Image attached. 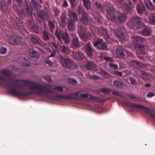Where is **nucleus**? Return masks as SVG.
<instances>
[{"label":"nucleus","mask_w":155,"mask_h":155,"mask_svg":"<svg viewBox=\"0 0 155 155\" xmlns=\"http://www.w3.org/2000/svg\"><path fill=\"white\" fill-rule=\"evenodd\" d=\"M2 74L5 77L3 78L0 77V85L6 87L8 91L14 94L21 96H25L26 94L23 93L22 89L27 87L31 90H36V93L39 95L47 96V93H53V90L63 91L62 87L58 86L48 85L47 87L35 83L28 81H16L11 77V73L7 69L2 70Z\"/></svg>","instance_id":"1"},{"label":"nucleus","mask_w":155,"mask_h":155,"mask_svg":"<svg viewBox=\"0 0 155 155\" xmlns=\"http://www.w3.org/2000/svg\"><path fill=\"white\" fill-rule=\"evenodd\" d=\"M106 9L110 20L113 22L120 24L124 22L126 20V15L124 13L118 12L116 15H114L115 10L111 6H107Z\"/></svg>","instance_id":"2"},{"label":"nucleus","mask_w":155,"mask_h":155,"mask_svg":"<svg viewBox=\"0 0 155 155\" xmlns=\"http://www.w3.org/2000/svg\"><path fill=\"white\" fill-rule=\"evenodd\" d=\"M127 25L131 28L135 27L137 29H139L144 25L141 22L140 18L137 16L132 18L127 22Z\"/></svg>","instance_id":"3"},{"label":"nucleus","mask_w":155,"mask_h":155,"mask_svg":"<svg viewBox=\"0 0 155 155\" xmlns=\"http://www.w3.org/2000/svg\"><path fill=\"white\" fill-rule=\"evenodd\" d=\"M55 34L56 37L61 42L62 40L63 39L66 43H68L69 41V37L68 35L65 33H62L61 31H58L56 30L55 31Z\"/></svg>","instance_id":"4"},{"label":"nucleus","mask_w":155,"mask_h":155,"mask_svg":"<svg viewBox=\"0 0 155 155\" xmlns=\"http://www.w3.org/2000/svg\"><path fill=\"white\" fill-rule=\"evenodd\" d=\"M61 64L63 67L69 69L74 64V63L71 60L63 58L61 60Z\"/></svg>","instance_id":"5"},{"label":"nucleus","mask_w":155,"mask_h":155,"mask_svg":"<svg viewBox=\"0 0 155 155\" xmlns=\"http://www.w3.org/2000/svg\"><path fill=\"white\" fill-rule=\"evenodd\" d=\"M112 31H113L115 36L120 40H124L125 39V34L122 32V29L120 28H119L115 30L114 29Z\"/></svg>","instance_id":"6"},{"label":"nucleus","mask_w":155,"mask_h":155,"mask_svg":"<svg viewBox=\"0 0 155 155\" xmlns=\"http://www.w3.org/2000/svg\"><path fill=\"white\" fill-rule=\"evenodd\" d=\"M94 46H97L98 48L100 49H104L107 48V44L103 42L102 39H99L94 43Z\"/></svg>","instance_id":"7"},{"label":"nucleus","mask_w":155,"mask_h":155,"mask_svg":"<svg viewBox=\"0 0 155 155\" xmlns=\"http://www.w3.org/2000/svg\"><path fill=\"white\" fill-rule=\"evenodd\" d=\"M21 38L17 35H13L10 37L8 39L9 43L12 45H15L20 41Z\"/></svg>","instance_id":"8"},{"label":"nucleus","mask_w":155,"mask_h":155,"mask_svg":"<svg viewBox=\"0 0 155 155\" xmlns=\"http://www.w3.org/2000/svg\"><path fill=\"white\" fill-rule=\"evenodd\" d=\"M134 47L136 50L139 51L140 54H144L145 49L143 45L135 43Z\"/></svg>","instance_id":"9"},{"label":"nucleus","mask_w":155,"mask_h":155,"mask_svg":"<svg viewBox=\"0 0 155 155\" xmlns=\"http://www.w3.org/2000/svg\"><path fill=\"white\" fill-rule=\"evenodd\" d=\"M73 56L74 58L77 60L83 59L84 57L83 54L79 51H78V52H73Z\"/></svg>","instance_id":"10"},{"label":"nucleus","mask_w":155,"mask_h":155,"mask_svg":"<svg viewBox=\"0 0 155 155\" xmlns=\"http://www.w3.org/2000/svg\"><path fill=\"white\" fill-rule=\"evenodd\" d=\"M131 40L134 43L142 42L144 40L141 37L135 35H132L131 37Z\"/></svg>","instance_id":"11"},{"label":"nucleus","mask_w":155,"mask_h":155,"mask_svg":"<svg viewBox=\"0 0 155 155\" xmlns=\"http://www.w3.org/2000/svg\"><path fill=\"white\" fill-rule=\"evenodd\" d=\"M126 104L128 107L133 109H136L137 108H142L144 107L143 106L131 104L129 102H127Z\"/></svg>","instance_id":"12"},{"label":"nucleus","mask_w":155,"mask_h":155,"mask_svg":"<svg viewBox=\"0 0 155 155\" xmlns=\"http://www.w3.org/2000/svg\"><path fill=\"white\" fill-rule=\"evenodd\" d=\"M71 45L72 47H78L80 46L77 37L74 36L73 38Z\"/></svg>","instance_id":"13"},{"label":"nucleus","mask_w":155,"mask_h":155,"mask_svg":"<svg viewBox=\"0 0 155 155\" xmlns=\"http://www.w3.org/2000/svg\"><path fill=\"white\" fill-rule=\"evenodd\" d=\"M141 34L143 36H150L151 34V31L147 26H144L143 29Z\"/></svg>","instance_id":"14"},{"label":"nucleus","mask_w":155,"mask_h":155,"mask_svg":"<svg viewBox=\"0 0 155 155\" xmlns=\"http://www.w3.org/2000/svg\"><path fill=\"white\" fill-rule=\"evenodd\" d=\"M114 85L119 88H121L124 85L123 81L120 80H116L114 82Z\"/></svg>","instance_id":"15"},{"label":"nucleus","mask_w":155,"mask_h":155,"mask_svg":"<svg viewBox=\"0 0 155 155\" xmlns=\"http://www.w3.org/2000/svg\"><path fill=\"white\" fill-rule=\"evenodd\" d=\"M116 54L117 57L119 58H123L125 55L123 50L120 48H117L116 50Z\"/></svg>","instance_id":"16"},{"label":"nucleus","mask_w":155,"mask_h":155,"mask_svg":"<svg viewBox=\"0 0 155 155\" xmlns=\"http://www.w3.org/2000/svg\"><path fill=\"white\" fill-rule=\"evenodd\" d=\"M137 9L138 12L140 14H143L145 10L144 6L142 4L137 5Z\"/></svg>","instance_id":"17"},{"label":"nucleus","mask_w":155,"mask_h":155,"mask_svg":"<svg viewBox=\"0 0 155 155\" xmlns=\"http://www.w3.org/2000/svg\"><path fill=\"white\" fill-rule=\"evenodd\" d=\"M101 34L106 39H107L109 38V35L108 33L107 30L104 28H101L100 29Z\"/></svg>","instance_id":"18"},{"label":"nucleus","mask_w":155,"mask_h":155,"mask_svg":"<svg viewBox=\"0 0 155 155\" xmlns=\"http://www.w3.org/2000/svg\"><path fill=\"white\" fill-rule=\"evenodd\" d=\"M69 15L70 17L72 19L73 21H77L78 20V16L74 12L69 11L68 12Z\"/></svg>","instance_id":"19"},{"label":"nucleus","mask_w":155,"mask_h":155,"mask_svg":"<svg viewBox=\"0 0 155 155\" xmlns=\"http://www.w3.org/2000/svg\"><path fill=\"white\" fill-rule=\"evenodd\" d=\"M79 35L81 38L84 41L87 40L88 36L87 35L85 34V33L82 31H80L78 32Z\"/></svg>","instance_id":"20"},{"label":"nucleus","mask_w":155,"mask_h":155,"mask_svg":"<svg viewBox=\"0 0 155 155\" xmlns=\"http://www.w3.org/2000/svg\"><path fill=\"white\" fill-rule=\"evenodd\" d=\"M81 21L85 25L87 24L88 16L87 13L82 15V17L81 19Z\"/></svg>","instance_id":"21"},{"label":"nucleus","mask_w":155,"mask_h":155,"mask_svg":"<svg viewBox=\"0 0 155 155\" xmlns=\"http://www.w3.org/2000/svg\"><path fill=\"white\" fill-rule=\"evenodd\" d=\"M68 30L70 31L74 30L75 28V26L73 21H69L68 25Z\"/></svg>","instance_id":"22"},{"label":"nucleus","mask_w":155,"mask_h":155,"mask_svg":"<svg viewBox=\"0 0 155 155\" xmlns=\"http://www.w3.org/2000/svg\"><path fill=\"white\" fill-rule=\"evenodd\" d=\"M90 43L85 48L86 52L89 56H91L92 54V50L91 47L89 45Z\"/></svg>","instance_id":"23"},{"label":"nucleus","mask_w":155,"mask_h":155,"mask_svg":"<svg viewBox=\"0 0 155 155\" xmlns=\"http://www.w3.org/2000/svg\"><path fill=\"white\" fill-rule=\"evenodd\" d=\"M29 55L31 57L37 58L39 56L38 52L35 50H31L29 52Z\"/></svg>","instance_id":"24"},{"label":"nucleus","mask_w":155,"mask_h":155,"mask_svg":"<svg viewBox=\"0 0 155 155\" xmlns=\"http://www.w3.org/2000/svg\"><path fill=\"white\" fill-rule=\"evenodd\" d=\"M81 97L83 98L88 97V99H94L96 98L95 97L92 96L91 95L88 93L81 94H80Z\"/></svg>","instance_id":"25"},{"label":"nucleus","mask_w":155,"mask_h":155,"mask_svg":"<svg viewBox=\"0 0 155 155\" xmlns=\"http://www.w3.org/2000/svg\"><path fill=\"white\" fill-rule=\"evenodd\" d=\"M145 4L146 6L149 9L152 10L153 9V7L152 2L150 0L145 1Z\"/></svg>","instance_id":"26"},{"label":"nucleus","mask_w":155,"mask_h":155,"mask_svg":"<svg viewBox=\"0 0 155 155\" xmlns=\"http://www.w3.org/2000/svg\"><path fill=\"white\" fill-rule=\"evenodd\" d=\"M131 63L134 67L136 68H139L140 65V62L136 60H134L132 61Z\"/></svg>","instance_id":"27"},{"label":"nucleus","mask_w":155,"mask_h":155,"mask_svg":"<svg viewBox=\"0 0 155 155\" xmlns=\"http://www.w3.org/2000/svg\"><path fill=\"white\" fill-rule=\"evenodd\" d=\"M60 47L62 52L67 54L69 52L70 50L68 48L64 46H61Z\"/></svg>","instance_id":"28"},{"label":"nucleus","mask_w":155,"mask_h":155,"mask_svg":"<svg viewBox=\"0 0 155 155\" xmlns=\"http://www.w3.org/2000/svg\"><path fill=\"white\" fill-rule=\"evenodd\" d=\"M78 13L79 15H83L87 13V12L84 11V9L81 7H78Z\"/></svg>","instance_id":"29"},{"label":"nucleus","mask_w":155,"mask_h":155,"mask_svg":"<svg viewBox=\"0 0 155 155\" xmlns=\"http://www.w3.org/2000/svg\"><path fill=\"white\" fill-rule=\"evenodd\" d=\"M83 1L84 5L86 8L89 9L91 7L90 0H83Z\"/></svg>","instance_id":"30"},{"label":"nucleus","mask_w":155,"mask_h":155,"mask_svg":"<svg viewBox=\"0 0 155 155\" xmlns=\"http://www.w3.org/2000/svg\"><path fill=\"white\" fill-rule=\"evenodd\" d=\"M140 75L141 77L143 79L147 80L149 78L148 75L144 72H141Z\"/></svg>","instance_id":"31"},{"label":"nucleus","mask_w":155,"mask_h":155,"mask_svg":"<svg viewBox=\"0 0 155 155\" xmlns=\"http://www.w3.org/2000/svg\"><path fill=\"white\" fill-rule=\"evenodd\" d=\"M85 66L86 68L89 69H93L94 67L93 63L90 61H88Z\"/></svg>","instance_id":"32"},{"label":"nucleus","mask_w":155,"mask_h":155,"mask_svg":"<svg viewBox=\"0 0 155 155\" xmlns=\"http://www.w3.org/2000/svg\"><path fill=\"white\" fill-rule=\"evenodd\" d=\"M149 21L150 23L152 24H155V17L153 15H150L149 18Z\"/></svg>","instance_id":"33"},{"label":"nucleus","mask_w":155,"mask_h":155,"mask_svg":"<svg viewBox=\"0 0 155 155\" xmlns=\"http://www.w3.org/2000/svg\"><path fill=\"white\" fill-rule=\"evenodd\" d=\"M67 81L68 83L72 84L74 85L77 84V81L75 80L70 78H68Z\"/></svg>","instance_id":"34"},{"label":"nucleus","mask_w":155,"mask_h":155,"mask_svg":"<svg viewBox=\"0 0 155 155\" xmlns=\"http://www.w3.org/2000/svg\"><path fill=\"white\" fill-rule=\"evenodd\" d=\"M61 23L63 25L65 24V21L66 19V14L64 13H63L61 16Z\"/></svg>","instance_id":"35"},{"label":"nucleus","mask_w":155,"mask_h":155,"mask_svg":"<svg viewBox=\"0 0 155 155\" xmlns=\"http://www.w3.org/2000/svg\"><path fill=\"white\" fill-rule=\"evenodd\" d=\"M30 41L34 44H37L38 42V38L36 37L33 36L31 37Z\"/></svg>","instance_id":"36"},{"label":"nucleus","mask_w":155,"mask_h":155,"mask_svg":"<svg viewBox=\"0 0 155 155\" xmlns=\"http://www.w3.org/2000/svg\"><path fill=\"white\" fill-rule=\"evenodd\" d=\"M22 62L24 65L27 66H28L31 65L30 63L25 58H23Z\"/></svg>","instance_id":"37"},{"label":"nucleus","mask_w":155,"mask_h":155,"mask_svg":"<svg viewBox=\"0 0 155 155\" xmlns=\"http://www.w3.org/2000/svg\"><path fill=\"white\" fill-rule=\"evenodd\" d=\"M48 24L51 31L52 32H53V30L54 28V23L51 21H49Z\"/></svg>","instance_id":"38"},{"label":"nucleus","mask_w":155,"mask_h":155,"mask_svg":"<svg viewBox=\"0 0 155 155\" xmlns=\"http://www.w3.org/2000/svg\"><path fill=\"white\" fill-rule=\"evenodd\" d=\"M43 38L45 40H49V36L47 32L45 31H44L43 32Z\"/></svg>","instance_id":"39"},{"label":"nucleus","mask_w":155,"mask_h":155,"mask_svg":"<svg viewBox=\"0 0 155 155\" xmlns=\"http://www.w3.org/2000/svg\"><path fill=\"white\" fill-rule=\"evenodd\" d=\"M45 14V12L44 11L42 10L40 12L38 13V16L40 17L41 19H43Z\"/></svg>","instance_id":"40"},{"label":"nucleus","mask_w":155,"mask_h":155,"mask_svg":"<svg viewBox=\"0 0 155 155\" xmlns=\"http://www.w3.org/2000/svg\"><path fill=\"white\" fill-rule=\"evenodd\" d=\"M31 6L34 8H37L38 5L36 0H32L31 2Z\"/></svg>","instance_id":"41"},{"label":"nucleus","mask_w":155,"mask_h":155,"mask_svg":"<svg viewBox=\"0 0 155 155\" xmlns=\"http://www.w3.org/2000/svg\"><path fill=\"white\" fill-rule=\"evenodd\" d=\"M94 18L98 23L100 24L102 23V18L101 16L98 15L97 17H94Z\"/></svg>","instance_id":"42"},{"label":"nucleus","mask_w":155,"mask_h":155,"mask_svg":"<svg viewBox=\"0 0 155 155\" xmlns=\"http://www.w3.org/2000/svg\"><path fill=\"white\" fill-rule=\"evenodd\" d=\"M6 49L5 48L3 47H0V54H5L6 52Z\"/></svg>","instance_id":"43"},{"label":"nucleus","mask_w":155,"mask_h":155,"mask_svg":"<svg viewBox=\"0 0 155 155\" xmlns=\"http://www.w3.org/2000/svg\"><path fill=\"white\" fill-rule=\"evenodd\" d=\"M101 91L104 94H108L110 92V90L106 88H103L101 89Z\"/></svg>","instance_id":"44"},{"label":"nucleus","mask_w":155,"mask_h":155,"mask_svg":"<svg viewBox=\"0 0 155 155\" xmlns=\"http://www.w3.org/2000/svg\"><path fill=\"white\" fill-rule=\"evenodd\" d=\"M109 66L111 68L114 69H116L118 68V66L117 65L113 63H110L109 65Z\"/></svg>","instance_id":"45"},{"label":"nucleus","mask_w":155,"mask_h":155,"mask_svg":"<svg viewBox=\"0 0 155 155\" xmlns=\"http://www.w3.org/2000/svg\"><path fill=\"white\" fill-rule=\"evenodd\" d=\"M102 74L104 76V77L106 78H109L110 77V75L106 71H103L102 72Z\"/></svg>","instance_id":"46"},{"label":"nucleus","mask_w":155,"mask_h":155,"mask_svg":"<svg viewBox=\"0 0 155 155\" xmlns=\"http://www.w3.org/2000/svg\"><path fill=\"white\" fill-rule=\"evenodd\" d=\"M52 47L53 48L55 49L56 51H58V46L55 42H52Z\"/></svg>","instance_id":"47"},{"label":"nucleus","mask_w":155,"mask_h":155,"mask_svg":"<svg viewBox=\"0 0 155 155\" xmlns=\"http://www.w3.org/2000/svg\"><path fill=\"white\" fill-rule=\"evenodd\" d=\"M155 95V94L154 92H150L147 95V97L150 98L153 96Z\"/></svg>","instance_id":"48"},{"label":"nucleus","mask_w":155,"mask_h":155,"mask_svg":"<svg viewBox=\"0 0 155 155\" xmlns=\"http://www.w3.org/2000/svg\"><path fill=\"white\" fill-rule=\"evenodd\" d=\"M32 28L34 30L35 32L38 33V28L37 25L34 24L32 26Z\"/></svg>","instance_id":"49"},{"label":"nucleus","mask_w":155,"mask_h":155,"mask_svg":"<svg viewBox=\"0 0 155 155\" xmlns=\"http://www.w3.org/2000/svg\"><path fill=\"white\" fill-rule=\"evenodd\" d=\"M95 5L98 9L101 11L102 10V8L101 7V5L100 3L97 2L95 4Z\"/></svg>","instance_id":"50"},{"label":"nucleus","mask_w":155,"mask_h":155,"mask_svg":"<svg viewBox=\"0 0 155 155\" xmlns=\"http://www.w3.org/2000/svg\"><path fill=\"white\" fill-rule=\"evenodd\" d=\"M113 74L115 75H118L119 76H121L122 75V73L121 72H118L117 71H114L113 73Z\"/></svg>","instance_id":"51"},{"label":"nucleus","mask_w":155,"mask_h":155,"mask_svg":"<svg viewBox=\"0 0 155 155\" xmlns=\"http://www.w3.org/2000/svg\"><path fill=\"white\" fill-rule=\"evenodd\" d=\"M129 80L130 81L131 84H135L137 83L135 79L132 77H130L129 78Z\"/></svg>","instance_id":"52"},{"label":"nucleus","mask_w":155,"mask_h":155,"mask_svg":"<svg viewBox=\"0 0 155 155\" xmlns=\"http://www.w3.org/2000/svg\"><path fill=\"white\" fill-rule=\"evenodd\" d=\"M45 64H48L49 66H51L52 64V62L48 59L46 61Z\"/></svg>","instance_id":"53"},{"label":"nucleus","mask_w":155,"mask_h":155,"mask_svg":"<svg viewBox=\"0 0 155 155\" xmlns=\"http://www.w3.org/2000/svg\"><path fill=\"white\" fill-rule=\"evenodd\" d=\"M70 3L71 5L72 8H73L75 5V0H69Z\"/></svg>","instance_id":"54"},{"label":"nucleus","mask_w":155,"mask_h":155,"mask_svg":"<svg viewBox=\"0 0 155 155\" xmlns=\"http://www.w3.org/2000/svg\"><path fill=\"white\" fill-rule=\"evenodd\" d=\"M18 12L19 13L20 15L22 16V15H25V14L24 12V11L23 10H18Z\"/></svg>","instance_id":"55"},{"label":"nucleus","mask_w":155,"mask_h":155,"mask_svg":"<svg viewBox=\"0 0 155 155\" xmlns=\"http://www.w3.org/2000/svg\"><path fill=\"white\" fill-rule=\"evenodd\" d=\"M54 12L56 16H58L59 14V11L58 9L56 8L54 9Z\"/></svg>","instance_id":"56"},{"label":"nucleus","mask_w":155,"mask_h":155,"mask_svg":"<svg viewBox=\"0 0 155 155\" xmlns=\"http://www.w3.org/2000/svg\"><path fill=\"white\" fill-rule=\"evenodd\" d=\"M68 6V3L66 1H64L62 5V6L66 8Z\"/></svg>","instance_id":"57"},{"label":"nucleus","mask_w":155,"mask_h":155,"mask_svg":"<svg viewBox=\"0 0 155 155\" xmlns=\"http://www.w3.org/2000/svg\"><path fill=\"white\" fill-rule=\"evenodd\" d=\"M113 94L114 95H117L120 96V95L119 93L116 91H114L113 92Z\"/></svg>","instance_id":"58"},{"label":"nucleus","mask_w":155,"mask_h":155,"mask_svg":"<svg viewBox=\"0 0 155 155\" xmlns=\"http://www.w3.org/2000/svg\"><path fill=\"white\" fill-rule=\"evenodd\" d=\"M56 53L55 51H54L50 55H48V58H49L50 57H54V54Z\"/></svg>","instance_id":"59"},{"label":"nucleus","mask_w":155,"mask_h":155,"mask_svg":"<svg viewBox=\"0 0 155 155\" xmlns=\"http://www.w3.org/2000/svg\"><path fill=\"white\" fill-rule=\"evenodd\" d=\"M45 78L49 82L51 81V77L50 76L46 77Z\"/></svg>","instance_id":"60"},{"label":"nucleus","mask_w":155,"mask_h":155,"mask_svg":"<svg viewBox=\"0 0 155 155\" xmlns=\"http://www.w3.org/2000/svg\"><path fill=\"white\" fill-rule=\"evenodd\" d=\"M60 97L63 98H71L70 96H64L62 95H60Z\"/></svg>","instance_id":"61"},{"label":"nucleus","mask_w":155,"mask_h":155,"mask_svg":"<svg viewBox=\"0 0 155 155\" xmlns=\"http://www.w3.org/2000/svg\"><path fill=\"white\" fill-rule=\"evenodd\" d=\"M105 60L106 61H109V60H110L111 61H113L112 58H110L109 57H105Z\"/></svg>","instance_id":"62"},{"label":"nucleus","mask_w":155,"mask_h":155,"mask_svg":"<svg viewBox=\"0 0 155 155\" xmlns=\"http://www.w3.org/2000/svg\"><path fill=\"white\" fill-rule=\"evenodd\" d=\"M27 12L28 14H31L32 13L31 11H29V9L28 8H27Z\"/></svg>","instance_id":"63"},{"label":"nucleus","mask_w":155,"mask_h":155,"mask_svg":"<svg viewBox=\"0 0 155 155\" xmlns=\"http://www.w3.org/2000/svg\"><path fill=\"white\" fill-rule=\"evenodd\" d=\"M144 86L147 87H149L150 86V83H146L144 85Z\"/></svg>","instance_id":"64"}]
</instances>
